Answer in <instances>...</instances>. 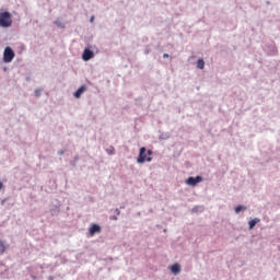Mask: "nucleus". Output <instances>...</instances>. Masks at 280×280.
<instances>
[{
    "instance_id": "2eb2a0df",
    "label": "nucleus",
    "mask_w": 280,
    "mask_h": 280,
    "mask_svg": "<svg viewBox=\"0 0 280 280\" xmlns=\"http://www.w3.org/2000/svg\"><path fill=\"white\" fill-rule=\"evenodd\" d=\"M55 24L58 25V27H62V23L59 21H56Z\"/></svg>"
},
{
    "instance_id": "1a4fd4ad",
    "label": "nucleus",
    "mask_w": 280,
    "mask_h": 280,
    "mask_svg": "<svg viewBox=\"0 0 280 280\" xmlns=\"http://www.w3.org/2000/svg\"><path fill=\"white\" fill-rule=\"evenodd\" d=\"M258 222H259V219L250 220V221L248 222L249 229H250V230L255 229V226H256V224H258Z\"/></svg>"
},
{
    "instance_id": "6ab92c4d",
    "label": "nucleus",
    "mask_w": 280,
    "mask_h": 280,
    "mask_svg": "<svg viewBox=\"0 0 280 280\" xmlns=\"http://www.w3.org/2000/svg\"><path fill=\"white\" fill-rule=\"evenodd\" d=\"M60 154H65V152L61 151Z\"/></svg>"
},
{
    "instance_id": "39448f33",
    "label": "nucleus",
    "mask_w": 280,
    "mask_h": 280,
    "mask_svg": "<svg viewBox=\"0 0 280 280\" xmlns=\"http://www.w3.org/2000/svg\"><path fill=\"white\" fill-rule=\"evenodd\" d=\"M95 54L89 49V48H85L84 51H83V55H82V59L88 62V60H91V58H94Z\"/></svg>"
},
{
    "instance_id": "ddd939ff",
    "label": "nucleus",
    "mask_w": 280,
    "mask_h": 280,
    "mask_svg": "<svg viewBox=\"0 0 280 280\" xmlns=\"http://www.w3.org/2000/svg\"><path fill=\"white\" fill-rule=\"evenodd\" d=\"M107 153L108 154H115V148H110V149H107Z\"/></svg>"
},
{
    "instance_id": "a211bd4d",
    "label": "nucleus",
    "mask_w": 280,
    "mask_h": 280,
    "mask_svg": "<svg viewBox=\"0 0 280 280\" xmlns=\"http://www.w3.org/2000/svg\"><path fill=\"white\" fill-rule=\"evenodd\" d=\"M3 189V183L0 182V190Z\"/></svg>"
},
{
    "instance_id": "0eeeda50",
    "label": "nucleus",
    "mask_w": 280,
    "mask_h": 280,
    "mask_svg": "<svg viewBox=\"0 0 280 280\" xmlns=\"http://www.w3.org/2000/svg\"><path fill=\"white\" fill-rule=\"evenodd\" d=\"M86 91V88L84 85L80 86L75 92H74V97H77V100H80V97L82 96V93H84Z\"/></svg>"
},
{
    "instance_id": "20e7f679",
    "label": "nucleus",
    "mask_w": 280,
    "mask_h": 280,
    "mask_svg": "<svg viewBox=\"0 0 280 280\" xmlns=\"http://www.w3.org/2000/svg\"><path fill=\"white\" fill-rule=\"evenodd\" d=\"M198 183H202V176H197V177H188L186 179V185H189L190 187H196Z\"/></svg>"
},
{
    "instance_id": "f257e3e1",
    "label": "nucleus",
    "mask_w": 280,
    "mask_h": 280,
    "mask_svg": "<svg viewBox=\"0 0 280 280\" xmlns=\"http://www.w3.org/2000/svg\"><path fill=\"white\" fill-rule=\"evenodd\" d=\"M152 154V150H148L145 149V147L140 148L139 156L137 158V163H139L140 165L145 163V161L148 163H151Z\"/></svg>"
},
{
    "instance_id": "7ed1b4c3",
    "label": "nucleus",
    "mask_w": 280,
    "mask_h": 280,
    "mask_svg": "<svg viewBox=\"0 0 280 280\" xmlns=\"http://www.w3.org/2000/svg\"><path fill=\"white\" fill-rule=\"evenodd\" d=\"M14 50L10 47H5L3 52V62H12V60H14Z\"/></svg>"
},
{
    "instance_id": "dca6fc26",
    "label": "nucleus",
    "mask_w": 280,
    "mask_h": 280,
    "mask_svg": "<svg viewBox=\"0 0 280 280\" xmlns=\"http://www.w3.org/2000/svg\"><path fill=\"white\" fill-rule=\"evenodd\" d=\"M93 21H95V16H92V18L90 19V22H91V23H93Z\"/></svg>"
},
{
    "instance_id": "9b49d317",
    "label": "nucleus",
    "mask_w": 280,
    "mask_h": 280,
    "mask_svg": "<svg viewBox=\"0 0 280 280\" xmlns=\"http://www.w3.org/2000/svg\"><path fill=\"white\" fill-rule=\"evenodd\" d=\"M241 211H246V207L245 206H237L235 208V213H240Z\"/></svg>"
},
{
    "instance_id": "4468645a",
    "label": "nucleus",
    "mask_w": 280,
    "mask_h": 280,
    "mask_svg": "<svg viewBox=\"0 0 280 280\" xmlns=\"http://www.w3.org/2000/svg\"><path fill=\"white\" fill-rule=\"evenodd\" d=\"M35 95H36V97H40V90H36Z\"/></svg>"
},
{
    "instance_id": "9d476101",
    "label": "nucleus",
    "mask_w": 280,
    "mask_h": 280,
    "mask_svg": "<svg viewBox=\"0 0 280 280\" xmlns=\"http://www.w3.org/2000/svg\"><path fill=\"white\" fill-rule=\"evenodd\" d=\"M197 68L198 69H205V60L203 59H198Z\"/></svg>"
},
{
    "instance_id": "f3484780",
    "label": "nucleus",
    "mask_w": 280,
    "mask_h": 280,
    "mask_svg": "<svg viewBox=\"0 0 280 280\" xmlns=\"http://www.w3.org/2000/svg\"><path fill=\"white\" fill-rule=\"evenodd\" d=\"M163 58H170V55L168 54H164Z\"/></svg>"
},
{
    "instance_id": "f8f14e48",
    "label": "nucleus",
    "mask_w": 280,
    "mask_h": 280,
    "mask_svg": "<svg viewBox=\"0 0 280 280\" xmlns=\"http://www.w3.org/2000/svg\"><path fill=\"white\" fill-rule=\"evenodd\" d=\"M0 253L3 255L5 253V245L3 244V241L0 240Z\"/></svg>"
},
{
    "instance_id": "423d86ee",
    "label": "nucleus",
    "mask_w": 280,
    "mask_h": 280,
    "mask_svg": "<svg viewBox=\"0 0 280 280\" xmlns=\"http://www.w3.org/2000/svg\"><path fill=\"white\" fill-rule=\"evenodd\" d=\"M95 233H102V226L94 223L90 228V236L93 237V235H95Z\"/></svg>"
},
{
    "instance_id": "6e6552de",
    "label": "nucleus",
    "mask_w": 280,
    "mask_h": 280,
    "mask_svg": "<svg viewBox=\"0 0 280 280\" xmlns=\"http://www.w3.org/2000/svg\"><path fill=\"white\" fill-rule=\"evenodd\" d=\"M171 271L173 272V275H180V265L174 264L173 266H171Z\"/></svg>"
},
{
    "instance_id": "f03ea898",
    "label": "nucleus",
    "mask_w": 280,
    "mask_h": 280,
    "mask_svg": "<svg viewBox=\"0 0 280 280\" xmlns=\"http://www.w3.org/2000/svg\"><path fill=\"white\" fill-rule=\"evenodd\" d=\"M0 27H12V13L0 12Z\"/></svg>"
}]
</instances>
